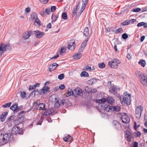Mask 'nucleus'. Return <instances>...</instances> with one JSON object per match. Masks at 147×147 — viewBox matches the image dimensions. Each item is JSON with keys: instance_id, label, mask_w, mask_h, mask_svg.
Returning <instances> with one entry per match:
<instances>
[{"instance_id": "nucleus-20", "label": "nucleus", "mask_w": 147, "mask_h": 147, "mask_svg": "<svg viewBox=\"0 0 147 147\" xmlns=\"http://www.w3.org/2000/svg\"><path fill=\"white\" fill-rule=\"evenodd\" d=\"M8 112L7 111L5 112H3L2 114L0 116V119H1V121L3 122V121L5 119H6V116L8 114Z\"/></svg>"}, {"instance_id": "nucleus-60", "label": "nucleus", "mask_w": 147, "mask_h": 147, "mask_svg": "<svg viewBox=\"0 0 147 147\" xmlns=\"http://www.w3.org/2000/svg\"><path fill=\"white\" fill-rule=\"evenodd\" d=\"M88 0H82V4L86 5L88 3Z\"/></svg>"}, {"instance_id": "nucleus-14", "label": "nucleus", "mask_w": 147, "mask_h": 147, "mask_svg": "<svg viewBox=\"0 0 147 147\" xmlns=\"http://www.w3.org/2000/svg\"><path fill=\"white\" fill-rule=\"evenodd\" d=\"M45 112H44V115H50L52 114V115H53L54 111V109H47V108L45 109Z\"/></svg>"}, {"instance_id": "nucleus-39", "label": "nucleus", "mask_w": 147, "mask_h": 147, "mask_svg": "<svg viewBox=\"0 0 147 147\" xmlns=\"http://www.w3.org/2000/svg\"><path fill=\"white\" fill-rule=\"evenodd\" d=\"M31 16L34 20L38 18L37 13L36 12L33 13L31 15Z\"/></svg>"}, {"instance_id": "nucleus-51", "label": "nucleus", "mask_w": 147, "mask_h": 147, "mask_svg": "<svg viewBox=\"0 0 147 147\" xmlns=\"http://www.w3.org/2000/svg\"><path fill=\"white\" fill-rule=\"evenodd\" d=\"M134 128L135 130H137V128L140 127V125H138L137 126V123L136 122H134Z\"/></svg>"}, {"instance_id": "nucleus-40", "label": "nucleus", "mask_w": 147, "mask_h": 147, "mask_svg": "<svg viewBox=\"0 0 147 147\" xmlns=\"http://www.w3.org/2000/svg\"><path fill=\"white\" fill-rule=\"evenodd\" d=\"M107 30L108 32H115V28H114L110 27L107 28L106 29Z\"/></svg>"}, {"instance_id": "nucleus-17", "label": "nucleus", "mask_w": 147, "mask_h": 147, "mask_svg": "<svg viewBox=\"0 0 147 147\" xmlns=\"http://www.w3.org/2000/svg\"><path fill=\"white\" fill-rule=\"evenodd\" d=\"M125 137L127 138V140L128 141L130 142L132 137V133L129 131L127 130L125 133Z\"/></svg>"}, {"instance_id": "nucleus-11", "label": "nucleus", "mask_w": 147, "mask_h": 147, "mask_svg": "<svg viewBox=\"0 0 147 147\" xmlns=\"http://www.w3.org/2000/svg\"><path fill=\"white\" fill-rule=\"evenodd\" d=\"M35 36L38 38H40L45 34L44 32H40L38 30H35Z\"/></svg>"}, {"instance_id": "nucleus-43", "label": "nucleus", "mask_w": 147, "mask_h": 147, "mask_svg": "<svg viewBox=\"0 0 147 147\" xmlns=\"http://www.w3.org/2000/svg\"><path fill=\"white\" fill-rule=\"evenodd\" d=\"M35 20L34 24H35V23H36L38 25L40 26L41 25L40 24V21L38 18H37L36 19L34 20Z\"/></svg>"}, {"instance_id": "nucleus-37", "label": "nucleus", "mask_w": 147, "mask_h": 147, "mask_svg": "<svg viewBox=\"0 0 147 147\" xmlns=\"http://www.w3.org/2000/svg\"><path fill=\"white\" fill-rule=\"evenodd\" d=\"M121 24L123 25L126 26L129 24V20H125L121 22Z\"/></svg>"}, {"instance_id": "nucleus-21", "label": "nucleus", "mask_w": 147, "mask_h": 147, "mask_svg": "<svg viewBox=\"0 0 147 147\" xmlns=\"http://www.w3.org/2000/svg\"><path fill=\"white\" fill-rule=\"evenodd\" d=\"M114 100L111 96H108L107 98V102L110 104H113L114 102Z\"/></svg>"}, {"instance_id": "nucleus-5", "label": "nucleus", "mask_w": 147, "mask_h": 147, "mask_svg": "<svg viewBox=\"0 0 147 147\" xmlns=\"http://www.w3.org/2000/svg\"><path fill=\"white\" fill-rule=\"evenodd\" d=\"M143 110V107L141 106H138L136 109L135 114L136 117L138 119L140 118Z\"/></svg>"}, {"instance_id": "nucleus-29", "label": "nucleus", "mask_w": 147, "mask_h": 147, "mask_svg": "<svg viewBox=\"0 0 147 147\" xmlns=\"http://www.w3.org/2000/svg\"><path fill=\"white\" fill-rule=\"evenodd\" d=\"M80 76L81 77H88L89 76L88 74L86 71H83L80 74Z\"/></svg>"}, {"instance_id": "nucleus-27", "label": "nucleus", "mask_w": 147, "mask_h": 147, "mask_svg": "<svg viewBox=\"0 0 147 147\" xmlns=\"http://www.w3.org/2000/svg\"><path fill=\"white\" fill-rule=\"evenodd\" d=\"M138 63L141 65L143 67H144L146 65V63L145 60L143 59H141L138 62Z\"/></svg>"}, {"instance_id": "nucleus-50", "label": "nucleus", "mask_w": 147, "mask_h": 147, "mask_svg": "<svg viewBox=\"0 0 147 147\" xmlns=\"http://www.w3.org/2000/svg\"><path fill=\"white\" fill-rule=\"evenodd\" d=\"M64 75L63 74H60L58 76V78L60 80H62L64 78Z\"/></svg>"}, {"instance_id": "nucleus-12", "label": "nucleus", "mask_w": 147, "mask_h": 147, "mask_svg": "<svg viewBox=\"0 0 147 147\" xmlns=\"http://www.w3.org/2000/svg\"><path fill=\"white\" fill-rule=\"evenodd\" d=\"M113 127L117 129H121V125L116 120L113 121Z\"/></svg>"}, {"instance_id": "nucleus-13", "label": "nucleus", "mask_w": 147, "mask_h": 147, "mask_svg": "<svg viewBox=\"0 0 147 147\" xmlns=\"http://www.w3.org/2000/svg\"><path fill=\"white\" fill-rule=\"evenodd\" d=\"M140 81L143 85L147 86V78L145 75H143V77L140 79Z\"/></svg>"}, {"instance_id": "nucleus-63", "label": "nucleus", "mask_w": 147, "mask_h": 147, "mask_svg": "<svg viewBox=\"0 0 147 147\" xmlns=\"http://www.w3.org/2000/svg\"><path fill=\"white\" fill-rule=\"evenodd\" d=\"M25 12L26 13H28L30 11V7H28L26 8L25 9Z\"/></svg>"}, {"instance_id": "nucleus-28", "label": "nucleus", "mask_w": 147, "mask_h": 147, "mask_svg": "<svg viewBox=\"0 0 147 147\" xmlns=\"http://www.w3.org/2000/svg\"><path fill=\"white\" fill-rule=\"evenodd\" d=\"M107 101V98L106 99L104 98H103L100 100H97L96 102L99 103H104V102Z\"/></svg>"}, {"instance_id": "nucleus-16", "label": "nucleus", "mask_w": 147, "mask_h": 147, "mask_svg": "<svg viewBox=\"0 0 147 147\" xmlns=\"http://www.w3.org/2000/svg\"><path fill=\"white\" fill-rule=\"evenodd\" d=\"M59 66L58 64L55 63H53L52 64L50 65L49 67V71L51 72L55 69L56 67Z\"/></svg>"}, {"instance_id": "nucleus-38", "label": "nucleus", "mask_w": 147, "mask_h": 147, "mask_svg": "<svg viewBox=\"0 0 147 147\" xmlns=\"http://www.w3.org/2000/svg\"><path fill=\"white\" fill-rule=\"evenodd\" d=\"M61 17L62 19L64 20L66 19L67 18V13L66 12L63 13L62 14Z\"/></svg>"}, {"instance_id": "nucleus-42", "label": "nucleus", "mask_w": 147, "mask_h": 147, "mask_svg": "<svg viewBox=\"0 0 147 147\" xmlns=\"http://www.w3.org/2000/svg\"><path fill=\"white\" fill-rule=\"evenodd\" d=\"M98 66L100 68H103L105 67V65L104 63L102 62L101 63H99Z\"/></svg>"}, {"instance_id": "nucleus-31", "label": "nucleus", "mask_w": 147, "mask_h": 147, "mask_svg": "<svg viewBox=\"0 0 147 147\" xmlns=\"http://www.w3.org/2000/svg\"><path fill=\"white\" fill-rule=\"evenodd\" d=\"M26 112L24 111H21L19 113L18 115V117L19 118H21L24 116V113H25Z\"/></svg>"}, {"instance_id": "nucleus-3", "label": "nucleus", "mask_w": 147, "mask_h": 147, "mask_svg": "<svg viewBox=\"0 0 147 147\" xmlns=\"http://www.w3.org/2000/svg\"><path fill=\"white\" fill-rule=\"evenodd\" d=\"M49 89L50 88L48 86H44L39 91L38 89H36L34 90V91L36 94V95H38V94L42 95L47 92Z\"/></svg>"}, {"instance_id": "nucleus-6", "label": "nucleus", "mask_w": 147, "mask_h": 147, "mask_svg": "<svg viewBox=\"0 0 147 147\" xmlns=\"http://www.w3.org/2000/svg\"><path fill=\"white\" fill-rule=\"evenodd\" d=\"M121 119L123 123H125L126 124L129 123L130 120V118L125 113H123L122 114V116L121 117Z\"/></svg>"}, {"instance_id": "nucleus-25", "label": "nucleus", "mask_w": 147, "mask_h": 147, "mask_svg": "<svg viewBox=\"0 0 147 147\" xmlns=\"http://www.w3.org/2000/svg\"><path fill=\"white\" fill-rule=\"evenodd\" d=\"M82 56L81 53H77L76 55L73 56L74 59H80Z\"/></svg>"}, {"instance_id": "nucleus-58", "label": "nucleus", "mask_w": 147, "mask_h": 147, "mask_svg": "<svg viewBox=\"0 0 147 147\" xmlns=\"http://www.w3.org/2000/svg\"><path fill=\"white\" fill-rule=\"evenodd\" d=\"M65 87V86L64 84H61L59 87H58V88H59L61 90H63Z\"/></svg>"}, {"instance_id": "nucleus-52", "label": "nucleus", "mask_w": 147, "mask_h": 147, "mask_svg": "<svg viewBox=\"0 0 147 147\" xmlns=\"http://www.w3.org/2000/svg\"><path fill=\"white\" fill-rule=\"evenodd\" d=\"M128 37V36L126 33H124L122 35V38L124 39H126Z\"/></svg>"}, {"instance_id": "nucleus-19", "label": "nucleus", "mask_w": 147, "mask_h": 147, "mask_svg": "<svg viewBox=\"0 0 147 147\" xmlns=\"http://www.w3.org/2000/svg\"><path fill=\"white\" fill-rule=\"evenodd\" d=\"M18 106V103L17 102H14L13 103V105L11 106L10 109L11 110L13 111L14 113H16V112L17 107Z\"/></svg>"}, {"instance_id": "nucleus-22", "label": "nucleus", "mask_w": 147, "mask_h": 147, "mask_svg": "<svg viewBox=\"0 0 147 147\" xmlns=\"http://www.w3.org/2000/svg\"><path fill=\"white\" fill-rule=\"evenodd\" d=\"M88 38H87V39H85L83 42L82 43L80 47L84 49L85 47H86L88 41Z\"/></svg>"}, {"instance_id": "nucleus-62", "label": "nucleus", "mask_w": 147, "mask_h": 147, "mask_svg": "<svg viewBox=\"0 0 147 147\" xmlns=\"http://www.w3.org/2000/svg\"><path fill=\"white\" fill-rule=\"evenodd\" d=\"M40 84L39 83H36L35 84H34V87L35 88L36 87H39L40 86Z\"/></svg>"}, {"instance_id": "nucleus-49", "label": "nucleus", "mask_w": 147, "mask_h": 147, "mask_svg": "<svg viewBox=\"0 0 147 147\" xmlns=\"http://www.w3.org/2000/svg\"><path fill=\"white\" fill-rule=\"evenodd\" d=\"M134 134H136L135 136L136 138L139 137L141 135V133L139 131H138L137 132H135L134 133Z\"/></svg>"}, {"instance_id": "nucleus-59", "label": "nucleus", "mask_w": 147, "mask_h": 147, "mask_svg": "<svg viewBox=\"0 0 147 147\" xmlns=\"http://www.w3.org/2000/svg\"><path fill=\"white\" fill-rule=\"evenodd\" d=\"M56 7L55 6H53L51 7V12H54L56 9Z\"/></svg>"}, {"instance_id": "nucleus-41", "label": "nucleus", "mask_w": 147, "mask_h": 147, "mask_svg": "<svg viewBox=\"0 0 147 147\" xmlns=\"http://www.w3.org/2000/svg\"><path fill=\"white\" fill-rule=\"evenodd\" d=\"M35 31H32L31 30H29L27 32V33L28 34V35H29V36L30 37L31 35L35 36Z\"/></svg>"}, {"instance_id": "nucleus-48", "label": "nucleus", "mask_w": 147, "mask_h": 147, "mask_svg": "<svg viewBox=\"0 0 147 147\" xmlns=\"http://www.w3.org/2000/svg\"><path fill=\"white\" fill-rule=\"evenodd\" d=\"M141 10V9L139 8H136L133 9L131 11L134 12H137Z\"/></svg>"}, {"instance_id": "nucleus-46", "label": "nucleus", "mask_w": 147, "mask_h": 147, "mask_svg": "<svg viewBox=\"0 0 147 147\" xmlns=\"http://www.w3.org/2000/svg\"><path fill=\"white\" fill-rule=\"evenodd\" d=\"M77 89H74V90L72 91V95H74L75 97L77 96Z\"/></svg>"}, {"instance_id": "nucleus-15", "label": "nucleus", "mask_w": 147, "mask_h": 147, "mask_svg": "<svg viewBox=\"0 0 147 147\" xmlns=\"http://www.w3.org/2000/svg\"><path fill=\"white\" fill-rule=\"evenodd\" d=\"M45 105L43 103H40L39 104L37 103L36 107L38 110H42L46 109Z\"/></svg>"}, {"instance_id": "nucleus-53", "label": "nucleus", "mask_w": 147, "mask_h": 147, "mask_svg": "<svg viewBox=\"0 0 147 147\" xmlns=\"http://www.w3.org/2000/svg\"><path fill=\"white\" fill-rule=\"evenodd\" d=\"M67 94L68 96H70L71 95H72V91L71 89H68Z\"/></svg>"}, {"instance_id": "nucleus-1", "label": "nucleus", "mask_w": 147, "mask_h": 147, "mask_svg": "<svg viewBox=\"0 0 147 147\" xmlns=\"http://www.w3.org/2000/svg\"><path fill=\"white\" fill-rule=\"evenodd\" d=\"M131 95L130 94H127L125 93L123 95L122 100L121 99V104L123 105L126 104L127 105H129L131 103Z\"/></svg>"}, {"instance_id": "nucleus-24", "label": "nucleus", "mask_w": 147, "mask_h": 147, "mask_svg": "<svg viewBox=\"0 0 147 147\" xmlns=\"http://www.w3.org/2000/svg\"><path fill=\"white\" fill-rule=\"evenodd\" d=\"M18 127L16 126L13 127L11 130V133L14 135H16L18 132Z\"/></svg>"}, {"instance_id": "nucleus-61", "label": "nucleus", "mask_w": 147, "mask_h": 147, "mask_svg": "<svg viewBox=\"0 0 147 147\" xmlns=\"http://www.w3.org/2000/svg\"><path fill=\"white\" fill-rule=\"evenodd\" d=\"M144 24V22H140L137 24V26L138 27L142 26H143V25H144L143 24Z\"/></svg>"}, {"instance_id": "nucleus-47", "label": "nucleus", "mask_w": 147, "mask_h": 147, "mask_svg": "<svg viewBox=\"0 0 147 147\" xmlns=\"http://www.w3.org/2000/svg\"><path fill=\"white\" fill-rule=\"evenodd\" d=\"M77 96H81L82 95V90L81 89H77Z\"/></svg>"}, {"instance_id": "nucleus-7", "label": "nucleus", "mask_w": 147, "mask_h": 147, "mask_svg": "<svg viewBox=\"0 0 147 147\" xmlns=\"http://www.w3.org/2000/svg\"><path fill=\"white\" fill-rule=\"evenodd\" d=\"M120 88L115 86H111L109 88V92L113 95L117 94L118 91H119Z\"/></svg>"}, {"instance_id": "nucleus-45", "label": "nucleus", "mask_w": 147, "mask_h": 147, "mask_svg": "<svg viewBox=\"0 0 147 147\" xmlns=\"http://www.w3.org/2000/svg\"><path fill=\"white\" fill-rule=\"evenodd\" d=\"M123 31V29L121 28H120L117 29L116 30H115V33L117 34Z\"/></svg>"}, {"instance_id": "nucleus-55", "label": "nucleus", "mask_w": 147, "mask_h": 147, "mask_svg": "<svg viewBox=\"0 0 147 147\" xmlns=\"http://www.w3.org/2000/svg\"><path fill=\"white\" fill-rule=\"evenodd\" d=\"M30 37L29 35H28V34L27 32L23 36V38L24 39H27L28 38Z\"/></svg>"}, {"instance_id": "nucleus-30", "label": "nucleus", "mask_w": 147, "mask_h": 147, "mask_svg": "<svg viewBox=\"0 0 147 147\" xmlns=\"http://www.w3.org/2000/svg\"><path fill=\"white\" fill-rule=\"evenodd\" d=\"M89 33V31L88 28L86 27L84 30V35L85 36H88Z\"/></svg>"}, {"instance_id": "nucleus-26", "label": "nucleus", "mask_w": 147, "mask_h": 147, "mask_svg": "<svg viewBox=\"0 0 147 147\" xmlns=\"http://www.w3.org/2000/svg\"><path fill=\"white\" fill-rule=\"evenodd\" d=\"M3 46L4 47V48H5V51L6 50L10 51L11 49V46L8 44L5 45L4 44Z\"/></svg>"}, {"instance_id": "nucleus-18", "label": "nucleus", "mask_w": 147, "mask_h": 147, "mask_svg": "<svg viewBox=\"0 0 147 147\" xmlns=\"http://www.w3.org/2000/svg\"><path fill=\"white\" fill-rule=\"evenodd\" d=\"M63 140L65 142L68 141L70 142L73 140V138L72 137L69 135H67L65 136L64 138H63Z\"/></svg>"}, {"instance_id": "nucleus-64", "label": "nucleus", "mask_w": 147, "mask_h": 147, "mask_svg": "<svg viewBox=\"0 0 147 147\" xmlns=\"http://www.w3.org/2000/svg\"><path fill=\"white\" fill-rule=\"evenodd\" d=\"M138 143L136 142H134V145L133 147H138Z\"/></svg>"}, {"instance_id": "nucleus-10", "label": "nucleus", "mask_w": 147, "mask_h": 147, "mask_svg": "<svg viewBox=\"0 0 147 147\" xmlns=\"http://www.w3.org/2000/svg\"><path fill=\"white\" fill-rule=\"evenodd\" d=\"M65 102V101L64 99H59L55 103L54 107L58 108L63 105Z\"/></svg>"}, {"instance_id": "nucleus-9", "label": "nucleus", "mask_w": 147, "mask_h": 147, "mask_svg": "<svg viewBox=\"0 0 147 147\" xmlns=\"http://www.w3.org/2000/svg\"><path fill=\"white\" fill-rule=\"evenodd\" d=\"M17 94H19L22 99H28L30 96L29 94H26V92L24 91H20L18 92Z\"/></svg>"}, {"instance_id": "nucleus-56", "label": "nucleus", "mask_w": 147, "mask_h": 147, "mask_svg": "<svg viewBox=\"0 0 147 147\" xmlns=\"http://www.w3.org/2000/svg\"><path fill=\"white\" fill-rule=\"evenodd\" d=\"M84 69L86 70H91V68L90 67L88 66L87 65L86 66L84 67Z\"/></svg>"}, {"instance_id": "nucleus-8", "label": "nucleus", "mask_w": 147, "mask_h": 147, "mask_svg": "<svg viewBox=\"0 0 147 147\" xmlns=\"http://www.w3.org/2000/svg\"><path fill=\"white\" fill-rule=\"evenodd\" d=\"M75 46V40L72 39L69 40L67 47L69 49L73 50L74 49Z\"/></svg>"}, {"instance_id": "nucleus-2", "label": "nucleus", "mask_w": 147, "mask_h": 147, "mask_svg": "<svg viewBox=\"0 0 147 147\" xmlns=\"http://www.w3.org/2000/svg\"><path fill=\"white\" fill-rule=\"evenodd\" d=\"M13 136L11 134L9 133L3 134L2 138V140H0V143L2 144H5L10 142L13 138Z\"/></svg>"}, {"instance_id": "nucleus-34", "label": "nucleus", "mask_w": 147, "mask_h": 147, "mask_svg": "<svg viewBox=\"0 0 147 147\" xmlns=\"http://www.w3.org/2000/svg\"><path fill=\"white\" fill-rule=\"evenodd\" d=\"M85 90L86 92L88 93H91L92 91V90L90 88H89L88 86H85Z\"/></svg>"}, {"instance_id": "nucleus-32", "label": "nucleus", "mask_w": 147, "mask_h": 147, "mask_svg": "<svg viewBox=\"0 0 147 147\" xmlns=\"http://www.w3.org/2000/svg\"><path fill=\"white\" fill-rule=\"evenodd\" d=\"M120 109L119 107L118 106H113V111L117 112H119Z\"/></svg>"}, {"instance_id": "nucleus-44", "label": "nucleus", "mask_w": 147, "mask_h": 147, "mask_svg": "<svg viewBox=\"0 0 147 147\" xmlns=\"http://www.w3.org/2000/svg\"><path fill=\"white\" fill-rule=\"evenodd\" d=\"M78 9L76 8H74L72 12V17H73L74 16L77 14V11Z\"/></svg>"}, {"instance_id": "nucleus-23", "label": "nucleus", "mask_w": 147, "mask_h": 147, "mask_svg": "<svg viewBox=\"0 0 147 147\" xmlns=\"http://www.w3.org/2000/svg\"><path fill=\"white\" fill-rule=\"evenodd\" d=\"M4 44L1 43L0 44V55L3 54L5 52V48L4 47Z\"/></svg>"}, {"instance_id": "nucleus-54", "label": "nucleus", "mask_w": 147, "mask_h": 147, "mask_svg": "<svg viewBox=\"0 0 147 147\" xmlns=\"http://www.w3.org/2000/svg\"><path fill=\"white\" fill-rule=\"evenodd\" d=\"M23 107V106L21 105L19 107H18V105L16 109V112H18L20 111L22 109V108Z\"/></svg>"}, {"instance_id": "nucleus-4", "label": "nucleus", "mask_w": 147, "mask_h": 147, "mask_svg": "<svg viewBox=\"0 0 147 147\" xmlns=\"http://www.w3.org/2000/svg\"><path fill=\"white\" fill-rule=\"evenodd\" d=\"M120 63V61L117 59H114L111 61H109L108 65L112 68H116L117 67L118 64Z\"/></svg>"}, {"instance_id": "nucleus-33", "label": "nucleus", "mask_w": 147, "mask_h": 147, "mask_svg": "<svg viewBox=\"0 0 147 147\" xmlns=\"http://www.w3.org/2000/svg\"><path fill=\"white\" fill-rule=\"evenodd\" d=\"M51 18L52 19V23L55 22L57 20L56 16L54 13H53L52 15Z\"/></svg>"}, {"instance_id": "nucleus-35", "label": "nucleus", "mask_w": 147, "mask_h": 147, "mask_svg": "<svg viewBox=\"0 0 147 147\" xmlns=\"http://www.w3.org/2000/svg\"><path fill=\"white\" fill-rule=\"evenodd\" d=\"M11 104V102H9L8 103H5L2 105V107L3 108H8L10 106Z\"/></svg>"}, {"instance_id": "nucleus-57", "label": "nucleus", "mask_w": 147, "mask_h": 147, "mask_svg": "<svg viewBox=\"0 0 147 147\" xmlns=\"http://www.w3.org/2000/svg\"><path fill=\"white\" fill-rule=\"evenodd\" d=\"M14 116L13 115L10 116L9 118L8 119L7 122H10L13 118Z\"/></svg>"}, {"instance_id": "nucleus-36", "label": "nucleus", "mask_w": 147, "mask_h": 147, "mask_svg": "<svg viewBox=\"0 0 147 147\" xmlns=\"http://www.w3.org/2000/svg\"><path fill=\"white\" fill-rule=\"evenodd\" d=\"M17 131L18 132H17V134H23L24 131L22 128H20V127H18V129Z\"/></svg>"}]
</instances>
